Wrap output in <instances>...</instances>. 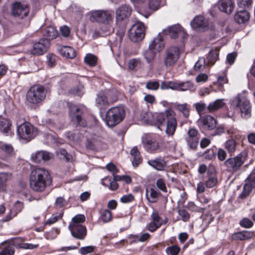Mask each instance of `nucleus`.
<instances>
[{"mask_svg":"<svg viewBox=\"0 0 255 255\" xmlns=\"http://www.w3.org/2000/svg\"><path fill=\"white\" fill-rule=\"evenodd\" d=\"M180 251V248L177 245L168 247L166 249L168 255H177Z\"/></svg>","mask_w":255,"mask_h":255,"instance_id":"obj_49","label":"nucleus"},{"mask_svg":"<svg viewBox=\"0 0 255 255\" xmlns=\"http://www.w3.org/2000/svg\"><path fill=\"white\" fill-rule=\"evenodd\" d=\"M14 253V249L11 246H8L4 248L0 252V255H13Z\"/></svg>","mask_w":255,"mask_h":255,"instance_id":"obj_56","label":"nucleus"},{"mask_svg":"<svg viewBox=\"0 0 255 255\" xmlns=\"http://www.w3.org/2000/svg\"><path fill=\"white\" fill-rule=\"evenodd\" d=\"M22 208V203L20 201H16L14 205L13 208L10 210V215L6 216L3 221L4 222L9 221L13 217L16 216L18 213L20 212Z\"/></svg>","mask_w":255,"mask_h":255,"instance_id":"obj_29","label":"nucleus"},{"mask_svg":"<svg viewBox=\"0 0 255 255\" xmlns=\"http://www.w3.org/2000/svg\"><path fill=\"white\" fill-rule=\"evenodd\" d=\"M172 87L173 90L184 92L189 91L191 92H194L196 88L193 82L190 80L186 81H174V83L172 84Z\"/></svg>","mask_w":255,"mask_h":255,"instance_id":"obj_15","label":"nucleus"},{"mask_svg":"<svg viewBox=\"0 0 255 255\" xmlns=\"http://www.w3.org/2000/svg\"><path fill=\"white\" fill-rule=\"evenodd\" d=\"M46 91L43 86L39 85L31 87L26 94L27 101L32 104H37L44 100Z\"/></svg>","mask_w":255,"mask_h":255,"instance_id":"obj_3","label":"nucleus"},{"mask_svg":"<svg viewBox=\"0 0 255 255\" xmlns=\"http://www.w3.org/2000/svg\"><path fill=\"white\" fill-rule=\"evenodd\" d=\"M131 11V8L128 5H123L119 7L116 12L117 22L123 21L129 17Z\"/></svg>","mask_w":255,"mask_h":255,"instance_id":"obj_20","label":"nucleus"},{"mask_svg":"<svg viewBox=\"0 0 255 255\" xmlns=\"http://www.w3.org/2000/svg\"><path fill=\"white\" fill-rule=\"evenodd\" d=\"M47 64L49 67H52L55 65L56 61V56L53 54H48L47 55Z\"/></svg>","mask_w":255,"mask_h":255,"instance_id":"obj_63","label":"nucleus"},{"mask_svg":"<svg viewBox=\"0 0 255 255\" xmlns=\"http://www.w3.org/2000/svg\"><path fill=\"white\" fill-rule=\"evenodd\" d=\"M156 52H155L154 50L149 48V46L148 49H147L144 51L143 56L148 63H151L153 60L155 56Z\"/></svg>","mask_w":255,"mask_h":255,"instance_id":"obj_40","label":"nucleus"},{"mask_svg":"<svg viewBox=\"0 0 255 255\" xmlns=\"http://www.w3.org/2000/svg\"><path fill=\"white\" fill-rule=\"evenodd\" d=\"M113 179L116 181H122L127 184H129L131 182V178L129 175H114Z\"/></svg>","mask_w":255,"mask_h":255,"instance_id":"obj_45","label":"nucleus"},{"mask_svg":"<svg viewBox=\"0 0 255 255\" xmlns=\"http://www.w3.org/2000/svg\"><path fill=\"white\" fill-rule=\"evenodd\" d=\"M253 235V233L250 231H243L233 234L232 239L235 240H246L251 239Z\"/></svg>","mask_w":255,"mask_h":255,"instance_id":"obj_35","label":"nucleus"},{"mask_svg":"<svg viewBox=\"0 0 255 255\" xmlns=\"http://www.w3.org/2000/svg\"><path fill=\"white\" fill-rule=\"evenodd\" d=\"M224 146L229 154H233L236 150L237 143L235 139L232 138L227 140L224 143Z\"/></svg>","mask_w":255,"mask_h":255,"instance_id":"obj_36","label":"nucleus"},{"mask_svg":"<svg viewBox=\"0 0 255 255\" xmlns=\"http://www.w3.org/2000/svg\"><path fill=\"white\" fill-rule=\"evenodd\" d=\"M186 207L190 210L196 212H203L204 208L198 207L194 202H189L188 203Z\"/></svg>","mask_w":255,"mask_h":255,"instance_id":"obj_52","label":"nucleus"},{"mask_svg":"<svg viewBox=\"0 0 255 255\" xmlns=\"http://www.w3.org/2000/svg\"><path fill=\"white\" fill-rule=\"evenodd\" d=\"M51 158V155L47 151H40L31 156V159L35 162L47 161Z\"/></svg>","mask_w":255,"mask_h":255,"instance_id":"obj_27","label":"nucleus"},{"mask_svg":"<svg viewBox=\"0 0 255 255\" xmlns=\"http://www.w3.org/2000/svg\"><path fill=\"white\" fill-rule=\"evenodd\" d=\"M188 136L186 137V140L189 147L192 149H195L199 142V133L198 130L194 128H190L187 132Z\"/></svg>","mask_w":255,"mask_h":255,"instance_id":"obj_16","label":"nucleus"},{"mask_svg":"<svg viewBox=\"0 0 255 255\" xmlns=\"http://www.w3.org/2000/svg\"><path fill=\"white\" fill-rule=\"evenodd\" d=\"M111 18V13L106 10H96L90 13V20L92 22L106 23Z\"/></svg>","mask_w":255,"mask_h":255,"instance_id":"obj_14","label":"nucleus"},{"mask_svg":"<svg viewBox=\"0 0 255 255\" xmlns=\"http://www.w3.org/2000/svg\"><path fill=\"white\" fill-rule=\"evenodd\" d=\"M60 53L63 56L72 59L76 56L75 50L71 47L67 46H63L59 49Z\"/></svg>","mask_w":255,"mask_h":255,"instance_id":"obj_30","label":"nucleus"},{"mask_svg":"<svg viewBox=\"0 0 255 255\" xmlns=\"http://www.w3.org/2000/svg\"><path fill=\"white\" fill-rule=\"evenodd\" d=\"M134 196L131 194H128L122 196L120 198V201L123 203H128L134 200Z\"/></svg>","mask_w":255,"mask_h":255,"instance_id":"obj_64","label":"nucleus"},{"mask_svg":"<svg viewBox=\"0 0 255 255\" xmlns=\"http://www.w3.org/2000/svg\"><path fill=\"white\" fill-rule=\"evenodd\" d=\"M85 62L90 66H94L97 62V57L91 53L87 54L84 58Z\"/></svg>","mask_w":255,"mask_h":255,"instance_id":"obj_44","label":"nucleus"},{"mask_svg":"<svg viewBox=\"0 0 255 255\" xmlns=\"http://www.w3.org/2000/svg\"><path fill=\"white\" fill-rule=\"evenodd\" d=\"M179 48L175 46L168 48L165 53L164 63L166 67H170L176 63L179 58Z\"/></svg>","mask_w":255,"mask_h":255,"instance_id":"obj_8","label":"nucleus"},{"mask_svg":"<svg viewBox=\"0 0 255 255\" xmlns=\"http://www.w3.org/2000/svg\"><path fill=\"white\" fill-rule=\"evenodd\" d=\"M50 41L47 38L40 39L34 43L31 49V52L33 55H41L45 53L49 46Z\"/></svg>","mask_w":255,"mask_h":255,"instance_id":"obj_13","label":"nucleus"},{"mask_svg":"<svg viewBox=\"0 0 255 255\" xmlns=\"http://www.w3.org/2000/svg\"><path fill=\"white\" fill-rule=\"evenodd\" d=\"M44 35L49 40L56 38L58 35V32L54 27L48 26L44 30Z\"/></svg>","mask_w":255,"mask_h":255,"instance_id":"obj_37","label":"nucleus"},{"mask_svg":"<svg viewBox=\"0 0 255 255\" xmlns=\"http://www.w3.org/2000/svg\"><path fill=\"white\" fill-rule=\"evenodd\" d=\"M219 56V51L217 49H213L210 51L207 59L208 63L213 65L215 62L218 60Z\"/></svg>","mask_w":255,"mask_h":255,"instance_id":"obj_39","label":"nucleus"},{"mask_svg":"<svg viewBox=\"0 0 255 255\" xmlns=\"http://www.w3.org/2000/svg\"><path fill=\"white\" fill-rule=\"evenodd\" d=\"M125 111L123 106L113 108V126L121 122L125 117Z\"/></svg>","mask_w":255,"mask_h":255,"instance_id":"obj_18","label":"nucleus"},{"mask_svg":"<svg viewBox=\"0 0 255 255\" xmlns=\"http://www.w3.org/2000/svg\"><path fill=\"white\" fill-rule=\"evenodd\" d=\"M10 177V174L7 173H0V191L5 190L6 187L5 183Z\"/></svg>","mask_w":255,"mask_h":255,"instance_id":"obj_41","label":"nucleus"},{"mask_svg":"<svg viewBox=\"0 0 255 255\" xmlns=\"http://www.w3.org/2000/svg\"><path fill=\"white\" fill-rule=\"evenodd\" d=\"M29 13V8L26 5H23L19 2H15L13 4L12 14L20 18L27 16Z\"/></svg>","mask_w":255,"mask_h":255,"instance_id":"obj_17","label":"nucleus"},{"mask_svg":"<svg viewBox=\"0 0 255 255\" xmlns=\"http://www.w3.org/2000/svg\"><path fill=\"white\" fill-rule=\"evenodd\" d=\"M191 26L193 28L197 30L205 31L207 29L205 19L202 16H197L195 17L190 22Z\"/></svg>","mask_w":255,"mask_h":255,"instance_id":"obj_22","label":"nucleus"},{"mask_svg":"<svg viewBox=\"0 0 255 255\" xmlns=\"http://www.w3.org/2000/svg\"><path fill=\"white\" fill-rule=\"evenodd\" d=\"M149 48L154 50L155 52L161 51L164 47V43L163 37L160 33L149 44Z\"/></svg>","mask_w":255,"mask_h":255,"instance_id":"obj_25","label":"nucleus"},{"mask_svg":"<svg viewBox=\"0 0 255 255\" xmlns=\"http://www.w3.org/2000/svg\"><path fill=\"white\" fill-rule=\"evenodd\" d=\"M234 19L238 23H245L249 19V13L245 10H240L235 14Z\"/></svg>","mask_w":255,"mask_h":255,"instance_id":"obj_32","label":"nucleus"},{"mask_svg":"<svg viewBox=\"0 0 255 255\" xmlns=\"http://www.w3.org/2000/svg\"><path fill=\"white\" fill-rule=\"evenodd\" d=\"M159 87V83L157 81H150L146 83L145 87L150 90H157Z\"/></svg>","mask_w":255,"mask_h":255,"instance_id":"obj_54","label":"nucleus"},{"mask_svg":"<svg viewBox=\"0 0 255 255\" xmlns=\"http://www.w3.org/2000/svg\"><path fill=\"white\" fill-rule=\"evenodd\" d=\"M10 125L11 124L8 120L0 117V130L2 132L7 133L9 130Z\"/></svg>","mask_w":255,"mask_h":255,"instance_id":"obj_42","label":"nucleus"},{"mask_svg":"<svg viewBox=\"0 0 255 255\" xmlns=\"http://www.w3.org/2000/svg\"><path fill=\"white\" fill-rule=\"evenodd\" d=\"M142 144L144 149L150 153H155L161 152L162 148L159 142L154 138L146 136L142 138Z\"/></svg>","mask_w":255,"mask_h":255,"instance_id":"obj_9","label":"nucleus"},{"mask_svg":"<svg viewBox=\"0 0 255 255\" xmlns=\"http://www.w3.org/2000/svg\"><path fill=\"white\" fill-rule=\"evenodd\" d=\"M199 122L202 128L212 130L215 128L217 121L211 116H205L201 118Z\"/></svg>","mask_w":255,"mask_h":255,"instance_id":"obj_21","label":"nucleus"},{"mask_svg":"<svg viewBox=\"0 0 255 255\" xmlns=\"http://www.w3.org/2000/svg\"><path fill=\"white\" fill-rule=\"evenodd\" d=\"M17 125V133L20 138L29 140L36 136V129L30 123L25 122Z\"/></svg>","mask_w":255,"mask_h":255,"instance_id":"obj_5","label":"nucleus"},{"mask_svg":"<svg viewBox=\"0 0 255 255\" xmlns=\"http://www.w3.org/2000/svg\"><path fill=\"white\" fill-rule=\"evenodd\" d=\"M228 82V79L225 73L218 77L217 83L219 86L222 87L224 84H226Z\"/></svg>","mask_w":255,"mask_h":255,"instance_id":"obj_61","label":"nucleus"},{"mask_svg":"<svg viewBox=\"0 0 255 255\" xmlns=\"http://www.w3.org/2000/svg\"><path fill=\"white\" fill-rule=\"evenodd\" d=\"M162 2V1L160 0H149V8L152 10H156L160 7Z\"/></svg>","mask_w":255,"mask_h":255,"instance_id":"obj_51","label":"nucleus"},{"mask_svg":"<svg viewBox=\"0 0 255 255\" xmlns=\"http://www.w3.org/2000/svg\"><path fill=\"white\" fill-rule=\"evenodd\" d=\"M151 221L148 224L147 228L150 232H154L162 225L167 222V219H162L157 211H153L151 215Z\"/></svg>","mask_w":255,"mask_h":255,"instance_id":"obj_12","label":"nucleus"},{"mask_svg":"<svg viewBox=\"0 0 255 255\" xmlns=\"http://www.w3.org/2000/svg\"><path fill=\"white\" fill-rule=\"evenodd\" d=\"M160 195V192L155 188H152L149 191H146V197L150 203H155Z\"/></svg>","mask_w":255,"mask_h":255,"instance_id":"obj_33","label":"nucleus"},{"mask_svg":"<svg viewBox=\"0 0 255 255\" xmlns=\"http://www.w3.org/2000/svg\"><path fill=\"white\" fill-rule=\"evenodd\" d=\"M182 32V28L179 24L173 25L162 31L163 33L169 34L170 36L172 38L177 37L178 34Z\"/></svg>","mask_w":255,"mask_h":255,"instance_id":"obj_28","label":"nucleus"},{"mask_svg":"<svg viewBox=\"0 0 255 255\" xmlns=\"http://www.w3.org/2000/svg\"><path fill=\"white\" fill-rule=\"evenodd\" d=\"M205 67V59L204 57H200L195 63L194 68L196 70H203Z\"/></svg>","mask_w":255,"mask_h":255,"instance_id":"obj_53","label":"nucleus"},{"mask_svg":"<svg viewBox=\"0 0 255 255\" xmlns=\"http://www.w3.org/2000/svg\"><path fill=\"white\" fill-rule=\"evenodd\" d=\"M175 109L181 113L184 118L187 119L190 115V106L187 103L175 104L174 106Z\"/></svg>","mask_w":255,"mask_h":255,"instance_id":"obj_31","label":"nucleus"},{"mask_svg":"<svg viewBox=\"0 0 255 255\" xmlns=\"http://www.w3.org/2000/svg\"><path fill=\"white\" fill-rule=\"evenodd\" d=\"M29 182L33 190L41 192L50 185L52 180L48 170L43 168H37L31 172Z\"/></svg>","mask_w":255,"mask_h":255,"instance_id":"obj_1","label":"nucleus"},{"mask_svg":"<svg viewBox=\"0 0 255 255\" xmlns=\"http://www.w3.org/2000/svg\"><path fill=\"white\" fill-rule=\"evenodd\" d=\"M96 105L100 109H105L109 105L107 97L104 95H99L96 99Z\"/></svg>","mask_w":255,"mask_h":255,"instance_id":"obj_38","label":"nucleus"},{"mask_svg":"<svg viewBox=\"0 0 255 255\" xmlns=\"http://www.w3.org/2000/svg\"><path fill=\"white\" fill-rule=\"evenodd\" d=\"M67 105L69 107L70 116L72 120L76 121L80 126L83 127L86 126V121L81 117V109L77 106L70 103H67Z\"/></svg>","mask_w":255,"mask_h":255,"instance_id":"obj_11","label":"nucleus"},{"mask_svg":"<svg viewBox=\"0 0 255 255\" xmlns=\"http://www.w3.org/2000/svg\"><path fill=\"white\" fill-rule=\"evenodd\" d=\"M144 31L145 27L143 23L141 22H136L129 30V38L133 42H138L144 38Z\"/></svg>","mask_w":255,"mask_h":255,"instance_id":"obj_6","label":"nucleus"},{"mask_svg":"<svg viewBox=\"0 0 255 255\" xmlns=\"http://www.w3.org/2000/svg\"><path fill=\"white\" fill-rule=\"evenodd\" d=\"M2 150L8 156H12L14 155L13 146L10 144H4L1 146Z\"/></svg>","mask_w":255,"mask_h":255,"instance_id":"obj_47","label":"nucleus"},{"mask_svg":"<svg viewBox=\"0 0 255 255\" xmlns=\"http://www.w3.org/2000/svg\"><path fill=\"white\" fill-rule=\"evenodd\" d=\"M166 113L167 124L165 131L167 135H172L174 134L177 128L175 113L173 110L169 109L166 110Z\"/></svg>","mask_w":255,"mask_h":255,"instance_id":"obj_10","label":"nucleus"},{"mask_svg":"<svg viewBox=\"0 0 255 255\" xmlns=\"http://www.w3.org/2000/svg\"><path fill=\"white\" fill-rule=\"evenodd\" d=\"M100 219L104 223H107L111 221L112 219V213L108 209L104 210L102 213Z\"/></svg>","mask_w":255,"mask_h":255,"instance_id":"obj_48","label":"nucleus"},{"mask_svg":"<svg viewBox=\"0 0 255 255\" xmlns=\"http://www.w3.org/2000/svg\"><path fill=\"white\" fill-rule=\"evenodd\" d=\"M246 159V154L241 153L234 157L227 159L225 161L224 164L229 171L235 172L240 169Z\"/></svg>","mask_w":255,"mask_h":255,"instance_id":"obj_7","label":"nucleus"},{"mask_svg":"<svg viewBox=\"0 0 255 255\" xmlns=\"http://www.w3.org/2000/svg\"><path fill=\"white\" fill-rule=\"evenodd\" d=\"M218 182L215 167L212 165L209 166L208 168V179L205 182L206 187L213 188L217 185Z\"/></svg>","mask_w":255,"mask_h":255,"instance_id":"obj_19","label":"nucleus"},{"mask_svg":"<svg viewBox=\"0 0 255 255\" xmlns=\"http://www.w3.org/2000/svg\"><path fill=\"white\" fill-rule=\"evenodd\" d=\"M232 104L240 109L242 118L248 119L251 117V105L249 101L245 96L239 95L235 97Z\"/></svg>","mask_w":255,"mask_h":255,"instance_id":"obj_4","label":"nucleus"},{"mask_svg":"<svg viewBox=\"0 0 255 255\" xmlns=\"http://www.w3.org/2000/svg\"><path fill=\"white\" fill-rule=\"evenodd\" d=\"M86 218L83 214H78L72 219L68 225L71 235L79 240H83L87 235V229L82 225L85 221Z\"/></svg>","mask_w":255,"mask_h":255,"instance_id":"obj_2","label":"nucleus"},{"mask_svg":"<svg viewBox=\"0 0 255 255\" xmlns=\"http://www.w3.org/2000/svg\"><path fill=\"white\" fill-rule=\"evenodd\" d=\"M193 107L195 108L197 113L199 115L205 113V111L207 110V106L206 104L202 101L194 103L193 104Z\"/></svg>","mask_w":255,"mask_h":255,"instance_id":"obj_43","label":"nucleus"},{"mask_svg":"<svg viewBox=\"0 0 255 255\" xmlns=\"http://www.w3.org/2000/svg\"><path fill=\"white\" fill-rule=\"evenodd\" d=\"M166 111L163 113H156L154 115V117L156 118L157 123L161 125L165 121V118L166 119Z\"/></svg>","mask_w":255,"mask_h":255,"instance_id":"obj_55","label":"nucleus"},{"mask_svg":"<svg viewBox=\"0 0 255 255\" xmlns=\"http://www.w3.org/2000/svg\"><path fill=\"white\" fill-rule=\"evenodd\" d=\"M60 231L58 228H54L52 229L50 231L47 232L46 234V238L47 239H54L59 233Z\"/></svg>","mask_w":255,"mask_h":255,"instance_id":"obj_58","label":"nucleus"},{"mask_svg":"<svg viewBox=\"0 0 255 255\" xmlns=\"http://www.w3.org/2000/svg\"><path fill=\"white\" fill-rule=\"evenodd\" d=\"M218 5L221 11L230 14L234 8V2L233 0H219Z\"/></svg>","mask_w":255,"mask_h":255,"instance_id":"obj_24","label":"nucleus"},{"mask_svg":"<svg viewBox=\"0 0 255 255\" xmlns=\"http://www.w3.org/2000/svg\"><path fill=\"white\" fill-rule=\"evenodd\" d=\"M141 61L139 59L133 58L129 60L128 63V68L130 70H133L137 66L140 65Z\"/></svg>","mask_w":255,"mask_h":255,"instance_id":"obj_57","label":"nucleus"},{"mask_svg":"<svg viewBox=\"0 0 255 255\" xmlns=\"http://www.w3.org/2000/svg\"><path fill=\"white\" fill-rule=\"evenodd\" d=\"M147 163L154 169L158 171H163L167 166L166 162L161 157H157L154 159L147 161Z\"/></svg>","mask_w":255,"mask_h":255,"instance_id":"obj_23","label":"nucleus"},{"mask_svg":"<svg viewBox=\"0 0 255 255\" xmlns=\"http://www.w3.org/2000/svg\"><path fill=\"white\" fill-rule=\"evenodd\" d=\"M224 105V99H217L209 103L207 106V110L210 113L213 112L222 108Z\"/></svg>","mask_w":255,"mask_h":255,"instance_id":"obj_34","label":"nucleus"},{"mask_svg":"<svg viewBox=\"0 0 255 255\" xmlns=\"http://www.w3.org/2000/svg\"><path fill=\"white\" fill-rule=\"evenodd\" d=\"M60 231L58 228H54L52 229L50 231L47 232L46 234V238L47 239H54L59 233Z\"/></svg>","mask_w":255,"mask_h":255,"instance_id":"obj_59","label":"nucleus"},{"mask_svg":"<svg viewBox=\"0 0 255 255\" xmlns=\"http://www.w3.org/2000/svg\"><path fill=\"white\" fill-rule=\"evenodd\" d=\"M72 93L78 96H81L84 94V87L82 85L78 86L71 90Z\"/></svg>","mask_w":255,"mask_h":255,"instance_id":"obj_62","label":"nucleus"},{"mask_svg":"<svg viewBox=\"0 0 255 255\" xmlns=\"http://www.w3.org/2000/svg\"><path fill=\"white\" fill-rule=\"evenodd\" d=\"M178 214L180 219L183 222H187L190 219V215L187 211L184 209H180L178 210Z\"/></svg>","mask_w":255,"mask_h":255,"instance_id":"obj_50","label":"nucleus"},{"mask_svg":"<svg viewBox=\"0 0 255 255\" xmlns=\"http://www.w3.org/2000/svg\"><path fill=\"white\" fill-rule=\"evenodd\" d=\"M240 225L241 227L245 228H251L253 227L254 223L250 219L245 218L240 221Z\"/></svg>","mask_w":255,"mask_h":255,"instance_id":"obj_60","label":"nucleus"},{"mask_svg":"<svg viewBox=\"0 0 255 255\" xmlns=\"http://www.w3.org/2000/svg\"><path fill=\"white\" fill-rule=\"evenodd\" d=\"M62 218V215L60 213L53 214L44 223V226L52 225Z\"/></svg>","mask_w":255,"mask_h":255,"instance_id":"obj_46","label":"nucleus"},{"mask_svg":"<svg viewBox=\"0 0 255 255\" xmlns=\"http://www.w3.org/2000/svg\"><path fill=\"white\" fill-rule=\"evenodd\" d=\"M255 187V173L252 172L246 180L244 186L243 194L244 196L248 195L252 188Z\"/></svg>","mask_w":255,"mask_h":255,"instance_id":"obj_26","label":"nucleus"}]
</instances>
